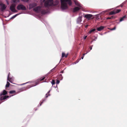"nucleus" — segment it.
<instances>
[{"label":"nucleus","mask_w":127,"mask_h":127,"mask_svg":"<svg viewBox=\"0 0 127 127\" xmlns=\"http://www.w3.org/2000/svg\"><path fill=\"white\" fill-rule=\"evenodd\" d=\"M61 8L63 10L66 9L68 8L67 4L70 5L72 4L71 0H61Z\"/></svg>","instance_id":"f257e3e1"},{"label":"nucleus","mask_w":127,"mask_h":127,"mask_svg":"<svg viewBox=\"0 0 127 127\" xmlns=\"http://www.w3.org/2000/svg\"><path fill=\"white\" fill-rule=\"evenodd\" d=\"M45 78V77H41L40 78L38 79L37 80V81H36V82H35V85H34L33 86H34L37 85L40 83L43 82H42V81Z\"/></svg>","instance_id":"0eeeda50"},{"label":"nucleus","mask_w":127,"mask_h":127,"mask_svg":"<svg viewBox=\"0 0 127 127\" xmlns=\"http://www.w3.org/2000/svg\"><path fill=\"white\" fill-rule=\"evenodd\" d=\"M0 6L1 7L0 9L2 11L5 10L6 8V7L5 6V4L2 3L0 4Z\"/></svg>","instance_id":"1a4fd4ad"},{"label":"nucleus","mask_w":127,"mask_h":127,"mask_svg":"<svg viewBox=\"0 0 127 127\" xmlns=\"http://www.w3.org/2000/svg\"><path fill=\"white\" fill-rule=\"evenodd\" d=\"M60 82V81L59 80H57L56 82V84H58Z\"/></svg>","instance_id":"a878e982"},{"label":"nucleus","mask_w":127,"mask_h":127,"mask_svg":"<svg viewBox=\"0 0 127 127\" xmlns=\"http://www.w3.org/2000/svg\"><path fill=\"white\" fill-rule=\"evenodd\" d=\"M40 9L41 7L40 6H38L34 8L33 9V10L36 12H38V11L40 10Z\"/></svg>","instance_id":"f8f14e48"},{"label":"nucleus","mask_w":127,"mask_h":127,"mask_svg":"<svg viewBox=\"0 0 127 127\" xmlns=\"http://www.w3.org/2000/svg\"><path fill=\"white\" fill-rule=\"evenodd\" d=\"M84 57V56H83L82 57L81 59H83Z\"/></svg>","instance_id":"4c0bfd02"},{"label":"nucleus","mask_w":127,"mask_h":127,"mask_svg":"<svg viewBox=\"0 0 127 127\" xmlns=\"http://www.w3.org/2000/svg\"><path fill=\"white\" fill-rule=\"evenodd\" d=\"M15 91L14 90L11 91H9V93L10 94H13L15 93Z\"/></svg>","instance_id":"5701e85b"},{"label":"nucleus","mask_w":127,"mask_h":127,"mask_svg":"<svg viewBox=\"0 0 127 127\" xmlns=\"http://www.w3.org/2000/svg\"><path fill=\"white\" fill-rule=\"evenodd\" d=\"M13 1L14 3H17L19 1V0H13Z\"/></svg>","instance_id":"b1692460"},{"label":"nucleus","mask_w":127,"mask_h":127,"mask_svg":"<svg viewBox=\"0 0 127 127\" xmlns=\"http://www.w3.org/2000/svg\"><path fill=\"white\" fill-rule=\"evenodd\" d=\"M81 59L80 58V59H78L76 61V63H78L79 61L80 60H81Z\"/></svg>","instance_id":"cd10ccee"},{"label":"nucleus","mask_w":127,"mask_h":127,"mask_svg":"<svg viewBox=\"0 0 127 127\" xmlns=\"http://www.w3.org/2000/svg\"><path fill=\"white\" fill-rule=\"evenodd\" d=\"M17 9L18 10H25L26 9V7L23 5L19 4L17 7Z\"/></svg>","instance_id":"20e7f679"},{"label":"nucleus","mask_w":127,"mask_h":127,"mask_svg":"<svg viewBox=\"0 0 127 127\" xmlns=\"http://www.w3.org/2000/svg\"><path fill=\"white\" fill-rule=\"evenodd\" d=\"M80 9V8L78 7H75L73 9V11L74 12H75L79 10Z\"/></svg>","instance_id":"4468645a"},{"label":"nucleus","mask_w":127,"mask_h":127,"mask_svg":"<svg viewBox=\"0 0 127 127\" xmlns=\"http://www.w3.org/2000/svg\"><path fill=\"white\" fill-rule=\"evenodd\" d=\"M43 2H44V6L47 8H49L50 6L54 5L53 0H41Z\"/></svg>","instance_id":"f03ea898"},{"label":"nucleus","mask_w":127,"mask_h":127,"mask_svg":"<svg viewBox=\"0 0 127 127\" xmlns=\"http://www.w3.org/2000/svg\"><path fill=\"white\" fill-rule=\"evenodd\" d=\"M10 83L8 81L7 82L5 86V87L6 88L8 87H9L10 85Z\"/></svg>","instance_id":"aec40b11"},{"label":"nucleus","mask_w":127,"mask_h":127,"mask_svg":"<svg viewBox=\"0 0 127 127\" xmlns=\"http://www.w3.org/2000/svg\"><path fill=\"white\" fill-rule=\"evenodd\" d=\"M82 17L81 16L79 17L77 19V22L78 23H80L82 21Z\"/></svg>","instance_id":"dca6fc26"},{"label":"nucleus","mask_w":127,"mask_h":127,"mask_svg":"<svg viewBox=\"0 0 127 127\" xmlns=\"http://www.w3.org/2000/svg\"><path fill=\"white\" fill-rule=\"evenodd\" d=\"M87 37V36H85V37L83 38L84 39H86V38Z\"/></svg>","instance_id":"72a5a7b5"},{"label":"nucleus","mask_w":127,"mask_h":127,"mask_svg":"<svg viewBox=\"0 0 127 127\" xmlns=\"http://www.w3.org/2000/svg\"><path fill=\"white\" fill-rule=\"evenodd\" d=\"M37 5V4L35 3H33L32 4H29V6L30 8H32L35 6H36Z\"/></svg>","instance_id":"9b49d317"},{"label":"nucleus","mask_w":127,"mask_h":127,"mask_svg":"<svg viewBox=\"0 0 127 127\" xmlns=\"http://www.w3.org/2000/svg\"><path fill=\"white\" fill-rule=\"evenodd\" d=\"M87 26H88V25L86 26V27H87Z\"/></svg>","instance_id":"a19ab883"},{"label":"nucleus","mask_w":127,"mask_h":127,"mask_svg":"<svg viewBox=\"0 0 127 127\" xmlns=\"http://www.w3.org/2000/svg\"><path fill=\"white\" fill-rule=\"evenodd\" d=\"M55 81L54 80H52V85H54V84H55Z\"/></svg>","instance_id":"393cba45"},{"label":"nucleus","mask_w":127,"mask_h":127,"mask_svg":"<svg viewBox=\"0 0 127 127\" xmlns=\"http://www.w3.org/2000/svg\"><path fill=\"white\" fill-rule=\"evenodd\" d=\"M107 19H111L110 17H108L106 18Z\"/></svg>","instance_id":"f704fd0d"},{"label":"nucleus","mask_w":127,"mask_h":127,"mask_svg":"<svg viewBox=\"0 0 127 127\" xmlns=\"http://www.w3.org/2000/svg\"><path fill=\"white\" fill-rule=\"evenodd\" d=\"M75 4H76V5H78V6H79V4H77V3H76L75 2Z\"/></svg>","instance_id":"e433bc0d"},{"label":"nucleus","mask_w":127,"mask_h":127,"mask_svg":"<svg viewBox=\"0 0 127 127\" xmlns=\"http://www.w3.org/2000/svg\"><path fill=\"white\" fill-rule=\"evenodd\" d=\"M22 0L24 2H28L29 0Z\"/></svg>","instance_id":"bb28decb"},{"label":"nucleus","mask_w":127,"mask_h":127,"mask_svg":"<svg viewBox=\"0 0 127 127\" xmlns=\"http://www.w3.org/2000/svg\"><path fill=\"white\" fill-rule=\"evenodd\" d=\"M93 46V45H92L91 46H90L89 47V48L90 49V50H91L92 49V47Z\"/></svg>","instance_id":"7c9ffc66"},{"label":"nucleus","mask_w":127,"mask_h":127,"mask_svg":"<svg viewBox=\"0 0 127 127\" xmlns=\"http://www.w3.org/2000/svg\"><path fill=\"white\" fill-rule=\"evenodd\" d=\"M19 14H17L13 16L12 17H11L10 18V19H13L14 18Z\"/></svg>","instance_id":"4be33fe9"},{"label":"nucleus","mask_w":127,"mask_h":127,"mask_svg":"<svg viewBox=\"0 0 127 127\" xmlns=\"http://www.w3.org/2000/svg\"><path fill=\"white\" fill-rule=\"evenodd\" d=\"M41 13L42 14H45L47 13L46 11L44 9L42 10L41 12Z\"/></svg>","instance_id":"6ab92c4d"},{"label":"nucleus","mask_w":127,"mask_h":127,"mask_svg":"<svg viewBox=\"0 0 127 127\" xmlns=\"http://www.w3.org/2000/svg\"><path fill=\"white\" fill-rule=\"evenodd\" d=\"M124 4H123V3H122V4H121L120 5V6L121 7H122L124 5Z\"/></svg>","instance_id":"c756f323"},{"label":"nucleus","mask_w":127,"mask_h":127,"mask_svg":"<svg viewBox=\"0 0 127 127\" xmlns=\"http://www.w3.org/2000/svg\"><path fill=\"white\" fill-rule=\"evenodd\" d=\"M64 72V71L63 70H62V71H61V73H63Z\"/></svg>","instance_id":"c9c22d12"},{"label":"nucleus","mask_w":127,"mask_h":127,"mask_svg":"<svg viewBox=\"0 0 127 127\" xmlns=\"http://www.w3.org/2000/svg\"><path fill=\"white\" fill-rule=\"evenodd\" d=\"M110 18H111V19H112L113 18H114L115 17H114V16H112L111 17H110Z\"/></svg>","instance_id":"473e14b6"},{"label":"nucleus","mask_w":127,"mask_h":127,"mask_svg":"<svg viewBox=\"0 0 127 127\" xmlns=\"http://www.w3.org/2000/svg\"><path fill=\"white\" fill-rule=\"evenodd\" d=\"M10 74V73L9 72L8 76H7V80L11 83H13L14 81L13 79L12 78H10L9 77Z\"/></svg>","instance_id":"9d476101"},{"label":"nucleus","mask_w":127,"mask_h":127,"mask_svg":"<svg viewBox=\"0 0 127 127\" xmlns=\"http://www.w3.org/2000/svg\"><path fill=\"white\" fill-rule=\"evenodd\" d=\"M45 100H43V101H42V102H41V103L40 104V106H41L42 104V103H43V102Z\"/></svg>","instance_id":"2f4dec72"},{"label":"nucleus","mask_w":127,"mask_h":127,"mask_svg":"<svg viewBox=\"0 0 127 127\" xmlns=\"http://www.w3.org/2000/svg\"><path fill=\"white\" fill-rule=\"evenodd\" d=\"M104 28V26H101L97 28V30L98 31H100L103 30Z\"/></svg>","instance_id":"ddd939ff"},{"label":"nucleus","mask_w":127,"mask_h":127,"mask_svg":"<svg viewBox=\"0 0 127 127\" xmlns=\"http://www.w3.org/2000/svg\"><path fill=\"white\" fill-rule=\"evenodd\" d=\"M50 91H49L46 94V98H47L48 96H50V95L49 94V93L50 92Z\"/></svg>","instance_id":"412c9836"},{"label":"nucleus","mask_w":127,"mask_h":127,"mask_svg":"<svg viewBox=\"0 0 127 127\" xmlns=\"http://www.w3.org/2000/svg\"><path fill=\"white\" fill-rule=\"evenodd\" d=\"M95 30L96 29H95L91 30L89 31V33H91L93 32H94V31H95Z\"/></svg>","instance_id":"a211bd4d"},{"label":"nucleus","mask_w":127,"mask_h":127,"mask_svg":"<svg viewBox=\"0 0 127 127\" xmlns=\"http://www.w3.org/2000/svg\"><path fill=\"white\" fill-rule=\"evenodd\" d=\"M93 15L91 14H87L84 16V17L89 20L92 19Z\"/></svg>","instance_id":"6e6552de"},{"label":"nucleus","mask_w":127,"mask_h":127,"mask_svg":"<svg viewBox=\"0 0 127 127\" xmlns=\"http://www.w3.org/2000/svg\"><path fill=\"white\" fill-rule=\"evenodd\" d=\"M7 95V92L5 90H3L0 94V95L1 96L0 100L2 101L9 98V96L6 95Z\"/></svg>","instance_id":"7ed1b4c3"},{"label":"nucleus","mask_w":127,"mask_h":127,"mask_svg":"<svg viewBox=\"0 0 127 127\" xmlns=\"http://www.w3.org/2000/svg\"><path fill=\"white\" fill-rule=\"evenodd\" d=\"M68 55V54H66L65 55L64 53L63 52L62 53V58H63L64 57L66 58L67 57Z\"/></svg>","instance_id":"2eb2a0df"},{"label":"nucleus","mask_w":127,"mask_h":127,"mask_svg":"<svg viewBox=\"0 0 127 127\" xmlns=\"http://www.w3.org/2000/svg\"><path fill=\"white\" fill-rule=\"evenodd\" d=\"M60 75H61V76H62V74H60Z\"/></svg>","instance_id":"ea45409f"},{"label":"nucleus","mask_w":127,"mask_h":127,"mask_svg":"<svg viewBox=\"0 0 127 127\" xmlns=\"http://www.w3.org/2000/svg\"><path fill=\"white\" fill-rule=\"evenodd\" d=\"M126 18V16L125 15L123 16V17L121 18H120V21L121 22V21H123L124 20V19Z\"/></svg>","instance_id":"f3484780"},{"label":"nucleus","mask_w":127,"mask_h":127,"mask_svg":"<svg viewBox=\"0 0 127 127\" xmlns=\"http://www.w3.org/2000/svg\"><path fill=\"white\" fill-rule=\"evenodd\" d=\"M116 29V27H115L114 28L111 29V30H115Z\"/></svg>","instance_id":"c85d7f7f"},{"label":"nucleus","mask_w":127,"mask_h":127,"mask_svg":"<svg viewBox=\"0 0 127 127\" xmlns=\"http://www.w3.org/2000/svg\"><path fill=\"white\" fill-rule=\"evenodd\" d=\"M87 54V53H84V54H83V56H84V55Z\"/></svg>","instance_id":"58836bf2"},{"label":"nucleus","mask_w":127,"mask_h":127,"mask_svg":"<svg viewBox=\"0 0 127 127\" xmlns=\"http://www.w3.org/2000/svg\"><path fill=\"white\" fill-rule=\"evenodd\" d=\"M121 11L120 9H115L112 11L110 12L109 13V14L110 15L115 14Z\"/></svg>","instance_id":"39448f33"},{"label":"nucleus","mask_w":127,"mask_h":127,"mask_svg":"<svg viewBox=\"0 0 127 127\" xmlns=\"http://www.w3.org/2000/svg\"><path fill=\"white\" fill-rule=\"evenodd\" d=\"M15 5L12 4L10 7V9L13 12H17V11L15 9Z\"/></svg>","instance_id":"423d86ee"}]
</instances>
